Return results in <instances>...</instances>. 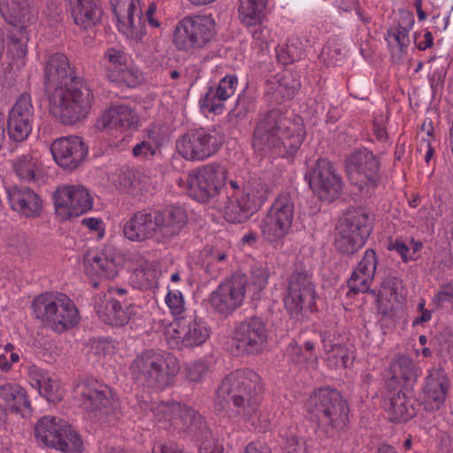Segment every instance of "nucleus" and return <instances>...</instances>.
Wrapping results in <instances>:
<instances>
[{"mask_svg":"<svg viewBox=\"0 0 453 453\" xmlns=\"http://www.w3.org/2000/svg\"><path fill=\"white\" fill-rule=\"evenodd\" d=\"M409 29L405 27L398 25L395 27H392L388 31V41L390 45L398 46L401 52L408 47L409 39Z\"/></svg>","mask_w":453,"mask_h":453,"instance_id":"obj_52","label":"nucleus"},{"mask_svg":"<svg viewBox=\"0 0 453 453\" xmlns=\"http://www.w3.org/2000/svg\"><path fill=\"white\" fill-rule=\"evenodd\" d=\"M59 388L58 382L47 375L44 378V381L41 384V388H37L36 389L49 401H56L60 397V394L58 393Z\"/></svg>","mask_w":453,"mask_h":453,"instance_id":"obj_58","label":"nucleus"},{"mask_svg":"<svg viewBox=\"0 0 453 453\" xmlns=\"http://www.w3.org/2000/svg\"><path fill=\"white\" fill-rule=\"evenodd\" d=\"M267 339V326L260 317L246 318L234 327V345L242 354H258L265 349Z\"/></svg>","mask_w":453,"mask_h":453,"instance_id":"obj_18","label":"nucleus"},{"mask_svg":"<svg viewBox=\"0 0 453 453\" xmlns=\"http://www.w3.org/2000/svg\"><path fill=\"white\" fill-rule=\"evenodd\" d=\"M309 264L297 260L287 278L284 304L291 316L298 315L303 310H311L315 305V285Z\"/></svg>","mask_w":453,"mask_h":453,"instance_id":"obj_9","label":"nucleus"},{"mask_svg":"<svg viewBox=\"0 0 453 453\" xmlns=\"http://www.w3.org/2000/svg\"><path fill=\"white\" fill-rule=\"evenodd\" d=\"M299 88V83H288V78L285 75L276 83L272 84L265 94L266 101L272 104H280L286 100L291 99Z\"/></svg>","mask_w":453,"mask_h":453,"instance_id":"obj_44","label":"nucleus"},{"mask_svg":"<svg viewBox=\"0 0 453 453\" xmlns=\"http://www.w3.org/2000/svg\"><path fill=\"white\" fill-rule=\"evenodd\" d=\"M174 332L183 346L191 348L203 344L211 334L206 321L196 315L177 318Z\"/></svg>","mask_w":453,"mask_h":453,"instance_id":"obj_32","label":"nucleus"},{"mask_svg":"<svg viewBox=\"0 0 453 453\" xmlns=\"http://www.w3.org/2000/svg\"><path fill=\"white\" fill-rule=\"evenodd\" d=\"M450 387V380L441 367L429 369L422 388L426 410H441L445 404Z\"/></svg>","mask_w":453,"mask_h":453,"instance_id":"obj_22","label":"nucleus"},{"mask_svg":"<svg viewBox=\"0 0 453 453\" xmlns=\"http://www.w3.org/2000/svg\"><path fill=\"white\" fill-rule=\"evenodd\" d=\"M136 276L140 279L142 288H154L158 286V271L154 266L141 269Z\"/></svg>","mask_w":453,"mask_h":453,"instance_id":"obj_57","label":"nucleus"},{"mask_svg":"<svg viewBox=\"0 0 453 453\" xmlns=\"http://www.w3.org/2000/svg\"><path fill=\"white\" fill-rule=\"evenodd\" d=\"M16 175L21 181L36 183L41 177V169L37 158L31 155H22L13 163Z\"/></svg>","mask_w":453,"mask_h":453,"instance_id":"obj_42","label":"nucleus"},{"mask_svg":"<svg viewBox=\"0 0 453 453\" xmlns=\"http://www.w3.org/2000/svg\"><path fill=\"white\" fill-rule=\"evenodd\" d=\"M346 171L349 175L358 174L365 177L366 186L374 188L380 181V161L369 150H355L346 158Z\"/></svg>","mask_w":453,"mask_h":453,"instance_id":"obj_25","label":"nucleus"},{"mask_svg":"<svg viewBox=\"0 0 453 453\" xmlns=\"http://www.w3.org/2000/svg\"><path fill=\"white\" fill-rule=\"evenodd\" d=\"M154 209H143L134 213L123 226L124 235L133 242H143L156 236Z\"/></svg>","mask_w":453,"mask_h":453,"instance_id":"obj_33","label":"nucleus"},{"mask_svg":"<svg viewBox=\"0 0 453 453\" xmlns=\"http://www.w3.org/2000/svg\"><path fill=\"white\" fill-rule=\"evenodd\" d=\"M158 151L157 150L156 145H151L148 141H142L136 144L132 150L134 157H140L143 159H149L155 156Z\"/></svg>","mask_w":453,"mask_h":453,"instance_id":"obj_60","label":"nucleus"},{"mask_svg":"<svg viewBox=\"0 0 453 453\" xmlns=\"http://www.w3.org/2000/svg\"><path fill=\"white\" fill-rule=\"evenodd\" d=\"M246 285L247 278L239 274L219 285L210 295L209 302L212 310L221 316H230L243 303Z\"/></svg>","mask_w":453,"mask_h":453,"instance_id":"obj_19","label":"nucleus"},{"mask_svg":"<svg viewBox=\"0 0 453 453\" xmlns=\"http://www.w3.org/2000/svg\"><path fill=\"white\" fill-rule=\"evenodd\" d=\"M199 453H226L221 443L212 439L211 434L209 438L201 439Z\"/></svg>","mask_w":453,"mask_h":453,"instance_id":"obj_64","label":"nucleus"},{"mask_svg":"<svg viewBox=\"0 0 453 453\" xmlns=\"http://www.w3.org/2000/svg\"><path fill=\"white\" fill-rule=\"evenodd\" d=\"M68 3L75 25L88 29L99 21L102 10L98 0H68Z\"/></svg>","mask_w":453,"mask_h":453,"instance_id":"obj_35","label":"nucleus"},{"mask_svg":"<svg viewBox=\"0 0 453 453\" xmlns=\"http://www.w3.org/2000/svg\"><path fill=\"white\" fill-rule=\"evenodd\" d=\"M402 288V280L395 276L388 274L381 281L379 296H386L387 299H396L398 290Z\"/></svg>","mask_w":453,"mask_h":453,"instance_id":"obj_53","label":"nucleus"},{"mask_svg":"<svg viewBox=\"0 0 453 453\" xmlns=\"http://www.w3.org/2000/svg\"><path fill=\"white\" fill-rule=\"evenodd\" d=\"M256 103L252 96L245 93L240 94L234 107L228 112L227 119L229 122L237 123L245 119L249 113L255 111Z\"/></svg>","mask_w":453,"mask_h":453,"instance_id":"obj_46","label":"nucleus"},{"mask_svg":"<svg viewBox=\"0 0 453 453\" xmlns=\"http://www.w3.org/2000/svg\"><path fill=\"white\" fill-rule=\"evenodd\" d=\"M35 437L38 442L63 453L82 452L83 441L81 435L68 422L57 417L41 418L35 427Z\"/></svg>","mask_w":453,"mask_h":453,"instance_id":"obj_11","label":"nucleus"},{"mask_svg":"<svg viewBox=\"0 0 453 453\" xmlns=\"http://www.w3.org/2000/svg\"><path fill=\"white\" fill-rule=\"evenodd\" d=\"M304 178L321 201L332 202L342 194V178L335 173L334 165L326 158H319L309 165Z\"/></svg>","mask_w":453,"mask_h":453,"instance_id":"obj_17","label":"nucleus"},{"mask_svg":"<svg viewBox=\"0 0 453 453\" xmlns=\"http://www.w3.org/2000/svg\"><path fill=\"white\" fill-rule=\"evenodd\" d=\"M175 426L185 437L199 441L209 438L211 429L203 417L195 409L183 404L179 416L175 419Z\"/></svg>","mask_w":453,"mask_h":453,"instance_id":"obj_34","label":"nucleus"},{"mask_svg":"<svg viewBox=\"0 0 453 453\" xmlns=\"http://www.w3.org/2000/svg\"><path fill=\"white\" fill-rule=\"evenodd\" d=\"M108 80L129 88H134L139 84L138 75L133 70L127 68V64L124 68H119L116 73L109 74Z\"/></svg>","mask_w":453,"mask_h":453,"instance_id":"obj_51","label":"nucleus"},{"mask_svg":"<svg viewBox=\"0 0 453 453\" xmlns=\"http://www.w3.org/2000/svg\"><path fill=\"white\" fill-rule=\"evenodd\" d=\"M73 80L83 79L73 73L67 57L58 52L50 55L44 67V82L47 90L66 88Z\"/></svg>","mask_w":453,"mask_h":453,"instance_id":"obj_31","label":"nucleus"},{"mask_svg":"<svg viewBox=\"0 0 453 453\" xmlns=\"http://www.w3.org/2000/svg\"><path fill=\"white\" fill-rule=\"evenodd\" d=\"M242 193L258 211L267 201L271 193V186L261 177L250 176L244 183Z\"/></svg>","mask_w":453,"mask_h":453,"instance_id":"obj_41","label":"nucleus"},{"mask_svg":"<svg viewBox=\"0 0 453 453\" xmlns=\"http://www.w3.org/2000/svg\"><path fill=\"white\" fill-rule=\"evenodd\" d=\"M74 396L88 411L103 415H114L119 412V403L111 388L92 379L76 383Z\"/></svg>","mask_w":453,"mask_h":453,"instance_id":"obj_16","label":"nucleus"},{"mask_svg":"<svg viewBox=\"0 0 453 453\" xmlns=\"http://www.w3.org/2000/svg\"><path fill=\"white\" fill-rule=\"evenodd\" d=\"M390 372L392 380L411 387L421 375V368L411 357L399 356L391 363Z\"/></svg>","mask_w":453,"mask_h":453,"instance_id":"obj_40","label":"nucleus"},{"mask_svg":"<svg viewBox=\"0 0 453 453\" xmlns=\"http://www.w3.org/2000/svg\"><path fill=\"white\" fill-rule=\"evenodd\" d=\"M268 0H239L238 12L245 26L259 24Z\"/></svg>","mask_w":453,"mask_h":453,"instance_id":"obj_43","label":"nucleus"},{"mask_svg":"<svg viewBox=\"0 0 453 453\" xmlns=\"http://www.w3.org/2000/svg\"><path fill=\"white\" fill-rule=\"evenodd\" d=\"M226 202L223 208L224 218L230 223H244L258 211L250 203L249 197L245 196L242 193L241 195L232 194L229 196L226 192Z\"/></svg>","mask_w":453,"mask_h":453,"instance_id":"obj_36","label":"nucleus"},{"mask_svg":"<svg viewBox=\"0 0 453 453\" xmlns=\"http://www.w3.org/2000/svg\"><path fill=\"white\" fill-rule=\"evenodd\" d=\"M294 216L295 197L290 193H280L259 222L262 238L274 248L281 247L292 230Z\"/></svg>","mask_w":453,"mask_h":453,"instance_id":"obj_8","label":"nucleus"},{"mask_svg":"<svg viewBox=\"0 0 453 453\" xmlns=\"http://www.w3.org/2000/svg\"><path fill=\"white\" fill-rule=\"evenodd\" d=\"M31 309L44 327L58 334L73 328L81 319L74 302L61 292H44L35 296Z\"/></svg>","mask_w":453,"mask_h":453,"instance_id":"obj_5","label":"nucleus"},{"mask_svg":"<svg viewBox=\"0 0 453 453\" xmlns=\"http://www.w3.org/2000/svg\"><path fill=\"white\" fill-rule=\"evenodd\" d=\"M319 336L326 353L327 365L334 369L347 368L352 356L345 346L335 342V334L330 331H322Z\"/></svg>","mask_w":453,"mask_h":453,"instance_id":"obj_38","label":"nucleus"},{"mask_svg":"<svg viewBox=\"0 0 453 453\" xmlns=\"http://www.w3.org/2000/svg\"><path fill=\"white\" fill-rule=\"evenodd\" d=\"M305 137L302 118L291 119L280 108L258 112L252 132V148L260 155L281 157L295 155Z\"/></svg>","mask_w":453,"mask_h":453,"instance_id":"obj_1","label":"nucleus"},{"mask_svg":"<svg viewBox=\"0 0 453 453\" xmlns=\"http://www.w3.org/2000/svg\"><path fill=\"white\" fill-rule=\"evenodd\" d=\"M372 230V219L364 210L349 211L340 219L334 234L335 249L351 255L361 249Z\"/></svg>","mask_w":453,"mask_h":453,"instance_id":"obj_10","label":"nucleus"},{"mask_svg":"<svg viewBox=\"0 0 453 453\" xmlns=\"http://www.w3.org/2000/svg\"><path fill=\"white\" fill-rule=\"evenodd\" d=\"M237 86L238 78L234 74L226 75L216 86H209L199 100L201 110L203 112L221 114L225 109L224 103L234 95Z\"/></svg>","mask_w":453,"mask_h":453,"instance_id":"obj_28","label":"nucleus"},{"mask_svg":"<svg viewBox=\"0 0 453 453\" xmlns=\"http://www.w3.org/2000/svg\"><path fill=\"white\" fill-rule=\"evenodd\" d=\"M95 309L105 324L122 326L140 311L129 292L124 288H109L107 293L97 296Z\"/></svg>","mask_w":453,"mask_h":453,"instance_id":"obj_12","label":"nucleus"},{"mask_svg":"<svg viewBox=\"0 0 453 453\" xmlns=\"http://www.w3.org/2000/svg\"><path fill=\"white\" fill-rule=\"evenodd\" d=\"M251 277L253 284L256 285L259 289H262L267 284L269 279L268 270L262 265H255L251 269Z\"/></svg>","mask_w":453,"mask_h":453,"instance_id":"obj_63","label":"nucleus"},{"mask_svg":"<svg viewBox=\"0 0 453 453\" xmlns=\"http://www.w3.org/2000/svg\"><path fill=\"white\" fill-rule=\"evenodd\" d=\"M0 14L12 26L8 33V51L15 58H24L27 53V27L36 16L27 0H0Z\"/></svg>","mask_w":453,"mask_h":453,"instance_id":"obj_7","label":"nucleus"},{"mask_svg":"<svg viewBox=\"0 0 453 453\" xmlns=\"http://www.w3.org/2000/svg\"><path fill=\"white\" fill-rule=\"evenodd\" d=\"M154 215L156 237L163 243L173 240L188 224V215L179 206L154 209Z\"/></svg>","mask_w":453,"mask_h":453,"instance_id":"obj_24","label":"nucleus"},{"mask_svg":"<svg viewBox=\"0 0 453 453\" xmlns=\"http://www.w3.org/2000/svg\"><path fill=\"white\" fill-rule=\"evenodd\" d=\"M165 303L171 313L176 318L180 316L185 310L182 293L177 289H168V293L165 296Z\"/></svg>","mask_w":453,"mask_h":453,"instance_id":"obj_54","label":"nucleus"},{"mask_svg":"<svg viewBox=\"0 0 453 453\" xmlns=\"http://www.w3.org/2000/svg\"><path fill=\"white\" fill-rule=\"evenodd\" d=\"M93 99V93L84 80H73L68 87L56 88L49 96L50 111L65 125L84 119Z\"/></svg>","mask_w":453,"mask_h":453,"instance_id":"obj_6","label":"nucleus"},{"mask_svg":"<svg viewBox=\"0 0 453 453\" xmlns=\"http://www.w3.org/2000/svg\"><path fill=\"white\" fill-rule=\"evenodd\" d=\"M251 34L253 40L252 45L254 49L262 52L268 48L271 41V32L267 27L258 26L253 29Z\"/></svg>","mask_w":453,"mask_h":453,"instance_id":"obj_56","label":"nucleus"},{"mask_svg":"<svg viewBox=\"0 0 453 453\" xmlns=\"http://www.w3.org/2000/svg\"><path fill=\"white\" fill-rule=\"evenodd\" d=\"M261 377L250 369L231 372L217 388L215 410L219 412L233 411L244 420L254 422L261 403Z\"/></svg>","mask_w":453,"mask_h":453,"instance_id":"obj_2","label":"nucleus"},{"mask_svg":"<svg viewBox=\"0 0 453 453\" xmlns=\"http://www.w3.org/2000/svg\"><path fill=\"white\" fill-rule=\"evenodd\" d=\"M57 210H63L66 218L77 217L88 211L93 206V199L88 190L82 185H67L54 193Z\"/></svg>","mask_w":453,"mask_h":453,"instance_id":"obj_21","label":"nucleus"},{"mask_svg":"<svg viewBox=\"0 0 453 453\" xmlns=\"http://www.w3.org/2000/svg\"><path fill=\"white\" fill-rule=\"evenodd\" d=\"M119 30L128 37L136 35L142 22V8L139 0H110Z\"/></svg>","mask_w":453,"mask_h":453,"instance_id":"obj_30","label":"nucleus"},{"mask_svg":"<svg viewBox=\"0 0 453 453\" xmlns=\"http://www.w3.org/2000/svg\"><path fill=\"white\" fill-rule=\"evenodd\" d=\"M378 260L376 253L373 250L368 249L364 253L361 261L357 265L356 270L359 273H365L372 277L375 276Z\"/></svg>","mask_w":453,"mask_h":453,"instance_id":"obj_55","label":"nucleus"},{"mask_svg":"<svg viewBox=\"0 0 453 453\" xmlns=\"http://www.w3.org/2000/svg\"><path fill=\"white\" fill-rule=\"evenodd\" d=\"M0 399L5 408L12 412L24 415L25 411L30 410V401L26 389L15 382L5 381L0 385Z\"/></svg>","mask_w":453,"mask_h":453,"instance_id":"obj_39","label":"nucleus"},{"mask_svg":"<svg viewBox=\"0 0 453 453\" xmlns=\"http://www.w3.org/2000/svg\"><path fill=\"white\" fill-rule=\"evenodd\" d=\"M10 208L20 216L31 219L40 216L42 211V200L31 188L24 185H12L6 188Z\"/></svg>","mask_w":453,"mask_h":453,"instance_id":"obj_26","label":"nucleus"},{"mask_svg":"<svg viewBox=\"0 0 453 453\" xmlns=\"http://www.w3.org/2000/svg\"><path fill=\"white\" fill-rule=\"evenodd\" d=\"M304 409L311 421L327 438H334L348 426L349 407L336 388H319L307 399Z\"/></svg>","mask_w":453,"mask_h":453,"instance_id":"obj_3","label":"nucleus"},{"mask_svg":"<svg viewBox=\"0 0 453 453\" xmlns=\"http://www.w3.org/2000/svg\"><path fill=\"white\" fill-rule=\"evenodd\" d=\"M210 371V365L203 360H197L185 365L186 378L195 383L201 382Z\"/></svg>","mask_w":453,"mask_h":453,"instance_id":"obj_49","label":"nucleus"},{"mask_svg":"<svg viewBox=\"0 0 453 453\" xmlns=\"http://www.w3.org/2000/svg\"><path fill=\"white\" fill-rule=\"evenodd\" d=\"M385 408L388 413L389 419L395 423L407 422L417 414L415 407V400L412 396L402 390L392 394L388 402L385 403Z\"/></svg>","mask_w":453,"mask_h":453,"instance_id":"obj_37","label":"nucleus"},{"mask_svg":"<svg viewBox=\"0 0 453 453\" xmlns=\"http://www.w3.org/2000/svg\"><path fill=\"white\" fill-rule=\"evenodd\" d=\"M21 357V350L16 349L12 343H7L4 347V352L0 354V371L8 372L12 369L13 365L17 364Z\"/></svg>","mask_w":453,"mask_h":453,"instance_id":"obj_50","label":"nucleus"},{"mask_svg":"<svg viewBox=\"0 0 453 453\" xmlns=\"http://www.w3.org/2000/svg\"><path fill=\"white\" fill-rule=\"evenodd\" d=\"M122 257L118 250L111 245L102 250L88 252L84 257V266L88 273L105 279L114 278L119 272Z\"/></svg>","mask_w":453,"mask_h":453,"instance_id":"obj_27","label":"nucleus"},{"mask_svg":"<svg viewBox=\"0 0 453 453\" xmlns=\"http://www.w3.org/2000/svg\"><path fill=\"white\" fill-rule=\"evenodd\" d=\"M215 33V21L211 16L186 17L174 29L173 43L180 50L200 49L212 40Z\"/></svg>","mask_w":453,"mask_h":453,"instance_id":"obj_14","label":"nucleus"},{"mask_svg":"<svg viewBox=\"0 0 453 453\" xmlns=\"http://www.w3.org/2000/svg\"><path fill=\"white\" fill-rule=\"evenodd\" d=\"M27 373L30 385L35 389L41 388V384L48 375L47 372L35 365L27 366Z\"/></svg>","mask_w":453,"mask_h":453,"instance_id":"obj_62","label":"nucleus"},{"mask_svg":"<svg viewBox=\"0 0 453 453\" xmlns=\"http://www.w3.org/2000/svg\"><path fill=\"white\" fill-rule=\"evenodd\" d=\"M180 369L175 356L154 349H147L137 355L129 366L131 377L135 382L158 391L173 384Z\"/></svg>","mask_w":453,"mask_h":453,"instance_id":"obj_4","label":"nucleus"},{"mask_svg":"<svg viewBox=\"0 0 453 453\" xmlns=\"http://www.w3.org/2000/svg\"><path fill=\"white\" fill-rule=\"evenodd\" d=\"M35 119V107L30 94L24 92L9 111L7 131L14 142H23L31 134Z\"/></svg>","mask_w":453,"mask_h":453,"instance_id":"obj_20","label":"nucleus"},{"mask_svg":"<svg viewBox=\"0 0 453 453\" xmlns=\"http://www.w3.org/2000/svg\"><path fill=\"white\" fill-rule=\"evenodd\" d=\"M127 61V55L122 50L116 48L107 49L101 60L107 79L109 78V74L116 73L119 68H124Z\"/></svg>","mask_w":453,"mask_h":453,"instance_id":"obj_47","label":"nucleus"},{"mask_svg":"<svg viewBox=\"0 0 453 453\" xmlns=\"http://www.w3.org/2000/svg\"><path fill=\"white\" fill-rule=\"evenodd\" d=\"M284 450L286 453H305V441L293 432L286 434Z\"/></svg>","mask_w":453,"mask_h":453,"instance_id":"obj_59","label":"nucleus"},{"mask_svg":"<svg viewBox=\"0 0 453 453\" xmlns=\"http://www.w3.org/2000/svg\"><path fill=\"white\" fill-rule=\"evenodd\" d=\"M373 280L374 277L363 272L359 273L357 270L354 269L350 278L348 280V287L353 293L372 292L374 295L375 292L370 290V287Z\"/></svg>","mask_w":453,"mask_h":453,"instance_id":"obj_48","label":"nucleus"},{"mask_svg":"<svg viewBox=\"0 0 453 453\" xmlns=\"http://www.w3.org/2000/svg\"><path fill=\"white\" fill-rule=\"evenodd\" d=\"M135 176L133 171L129 169L120 171L116 180L117 188L125 193H128L134 185Z\"/></svg>","mask_w":453,"mask_h":453,"instance_id":"obj_61","label":"nucleus"},{"mask_svg":"<svg viewBox=\"0 0 453 453\" xmlns=\"http://www.w3.org/2000/svg\"><path fill=\"white\" fill-rule=\"evenodd\" d=\"M50 151L60 167L73 170L85 160L88 147L79 136L61 137L52 142Z\"/></svg>","mask_w":453,"mask_h":453,"instance_id":"obj_23","label":"nucleus"},{"mask_svg":"<svg viewBox=\"0 0 453 453\" xmlns=\"http://www.w3.org/2000/svg\"><path fill=\"white\" fill-rule=\"evenodd\" d=\"M224 142V135L216 128L199 127L176 140V150L186 160L203 161L215 155Z\"/></svg>","mask_w":453,"mask_h":453,"instance_id":"obj_13","label":"nucleus"},{"mask_svg":"<svg viewBox=\"0 0 453 453\" xmlns=\"http://www.w3.org/2000/svg\"><path fill=\"white\" fill-rule=\"evenodd\" d=\"M226 170L219 164L205 165L188 178V193L199 203L219 196L226 188Z\"/></svg>","mask_w":453,"mask_h":453,"instance_id":"obj_15","label":"nucleus"},{"mask_svg":"<svg viewBox=\"0 0 453 453\" xmlns=\"http://www.w3.org/2000/svg\"><path fill=\"white\" fill-rule=\"evenodd\" d=\"M139 121V115L131 106L125 104H112L102 113L97 120V127L114 128L122 132L136 129Z\"/></svg>","mask_w":453,"mask_h":453,"instance_id":"obj_29","label":"nucleus"},{"mask_svg":"<svg viewBox=\"0 0 453 453\" xmlns=\"http://www.w3.org/2000/svg\"><path fill=\"white\" fill-rule=\"evenodd\" d=\"M182 406L183 404L179 403L153 402L151 412L157 422H165L175 426V419Z\"/></svg>","mask_w":453,"mask_h":453,"instance_id":"obj_45","label":"nucleus"}]
</instances>
